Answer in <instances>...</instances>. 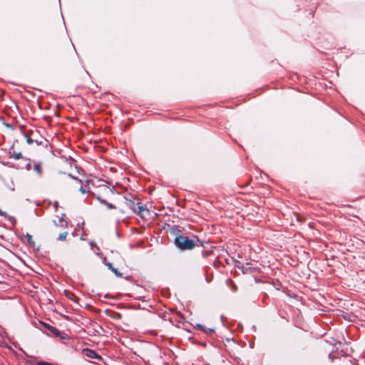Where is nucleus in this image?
<instances>
[{"mask_svg": "<svg viewBox=\"0 0 365 365\" xmlns=\"http://www.w3.org/2000/svg\"><path fill=\"white\" fill-rule=\"evenodd\" d=\"M175 245L181 250H192L196 246V241L184 235H178L175 238Z\"/></svg>", "mask_w": 365, "mask_h": 365, "instance_id": "nucleus-1", "label": "nucleus"}, {"mask_svg": "<svg viewBox=\"0 0 365 365\" xmlns=\"http://www.w3.org/2000/svg\"><path fill=\"white\" fill-rule=\"evenodd\" d=\"M23 134L28 144L31 145L34 143L37 145L43 144L42 140H39V138H42V137L38 130H29L26 133H23Z\"/></svg>", "mask_w": 365, "mask_h": 365, "instance_id": "nucleus-2", "label": "nucleus"}, {"mask_svg": "<svg viewBox=\"0 0 365 365\" xmlns=\"http://www.w3.org/2000/svg\"><path fill=\"white\" fill-rule=\"evenodd\" d=\"M128 206L138 215L144 217L145 212H148V210L144 207L140 203H135L134 201L129 200L127 202Z\"/></svg>", "mask_w": 365, "mask_h": 365, "instance_id": "nucleus-3", "label": "nucleus"}, {"mask_svg": "<svg viewBox=\"0 0 365 365\" xmlns=\"http://www.w3.org/2000/svg\"><path fill=\"white\" fill-rule=\"evenodd\" d=\"M54 230L53 232H57L59 230H65L67 228L68 222L63 218H59L58 221L53 220Z\"/></svg>", "mask_w": 365, "mask_h": 365, "instance_id": "nucleus-4", "label": "nucleus"}, {"mask_svg": "<svg viewBox=\"0 0 365 365\" xmlns=\"http://www.w3.org/2000/svg\"><path fill=\"white\" fill-rule=\"evenodd\" d=\"M83 351L86 356L91 359H101V356L96 351L91 349H84Z\"/></svg>", "mask_w": 365, "mask_h": 365, "instance_id": "nucleus-5", "label": "nucleus"}, {"mask_svg": "<svg viewBox=\"0 0 365 365\" xmlns=\"http://www.w3.org/2000/svg\"><path fill=\"white\" fill-rule=\"evenodd\" d=\"M34 170L38 175H41V174H42V169H41V162H35L34 166Z\"/></svg>", "mask_w": 365, "mask_h": 365, "instance_id": "nucleus-6", "label": "nucleus"}, {"mask_svg": "<svg viewBox=\"0 0 365 365\" xmlns=\"http://www.w3.org/2000/svg\"><path fill=\"white\" fill-rule=\"evenodd\" d=\"M61 175L63 177L64 180H68L69 179H73V180H76V181H78V182H80V183L83 182L81 180L73 176L71 174H66V173H61Z\"/></svg>", "mask_w": 365, "mask_h": 365, "instance_id": "nucleus-7", "label": "nucleus"}, {"mask_svg": "<svg viewBox=\"0 0 365 365\" xmlns=\"http://www.w3.org/2000/svg\"><path fill=\"white\" fill-rule=\"evenodd\" d=\"M106 265L108 266V267L117 276V277H121L122 274L121 273H120L117 269L114 268L113 266H112V264L108 262L106 264Z\"/></svg>", "mask_w": 365, "mask_h": 365, "instance_id": "nucleus-8", "label": "nucleus"}, {"mask_svg": "<svg viewBox=\"0 0 365 365\" xmlns=\"http://www.w3.org/2000/svg\"><path fill=\"white\" fill-rule=\"evenodd\" d=\"M88 185L89 184H83V185L81 186L79 190L81 192V193L86 194L90 192V188Z\"/></svg>", "mask_w": 365, "mask_h": 365, "instance_id": "nucleus-9", "label": "nucleus"}, {"mask_svg": "<svg viewBox=\"0 0 365 365\" xmlns=\"http://www.w3.org/2000/svg\"><path fill=\"white\" fill-rule=\"evenodd\" d=\"M9 153L16 160L22 158V155H21V152L16 153V152L14 151L13 153H11V152H10Z\"/></svg>", "mask_w": 365, "mask_h": 365, "instance_id": "nucleus-10", "label": "nucleus"}, {"mask_svg": "<svg viewBox=\"0 0 365 365\" xmlns=\"http://www.w3.org/2000/svg\"><path fill=\"white\" fill-rule=\"evenodd\" d=\"M67 235H68V232L63 231V232L59 234L58 240L60 241H64V240H66Z\"/></svg>", "mask_w": 365, "mask_h": 365, "instance_id": "nucleus-11", "label": "nucleus"}, {"mask_svg": "<svg viewBox=\"0 0 365 365\" xmlns=\"http://www.w3.org/2000/svg\"><path fill=\"white\" fill-rule=\"evenodd\" d=\"M25 160H28V163L26 164V169L27 170H30L31 169V160L30 159H27V158H24Z\"/></svg>", "mask_w": 365, "mask_h": 365, "instance_id": "nucleus-12", "label": "nucleus"}, {"mask_svg": "<svg viewBox=\"0 0 365 365\" xmlns=\"http://www.w3.org/2000/svg\"><path fill=\"white\" fill-rule=\"evenodd\" d=\"M106 205H107L108 208H109V209L115 208V207L110 203H106Z\"/></svg>", "mask_w": 365, "mask_h": 365, "instance_id": "nucleus-13", "label": "nucleus"}, {"mask_svg": "<svg viewBox=\"0 0 365 365\" xmlns=\"http://www.w3.org/2000/svg\"><path fill=\"white\" fill-rule=\"evenodd\" d=\"M48 327L54 333L58 331V330L53 327H51L50 326H48Z\"/></svg>", "mask_w": 365, "mask_h": 365, "instance_id": "nucleus-14", "label": "nucleus"}, {"mask_svg": "<svg viewBox=\"0 0 365 365\" xmlns=\"http://www.w3.org/2000/svg\"><path fill=\"white\" fill-rule=\"evenodd\" d=\"M247 269H250V267H242V272L245 273L246 272L245 271V269H246V270H247Z\"/></svg>", "mask_w": 365, "mask_h": 365, "instance_id": "nucleus-15", "label": "nucleus"}, {"mask_svg": "<svg viewBox=\"0 0 365 365\" xmlns=\"http://www.w3.org/2000/svg\"><path fill=\"white\" fill-rule=\"evenodd\" d=\"M85 182H86V183H88V182H93V181H92L91 180H88H88H86L85 181Z\"/></svg>", "mask_w": 365, "mask_h": 365, "instance_id": "nucleus-16", "label": "nucleus"}, {"mask_svg": "<svg viewBox=\"0 0 365 365\" xmlns=\"http://www.w3.org/2000/svg\"><path fill=\"white\" fill-rule=\"evenodd\" d=\"M104 189H108V187L106 185L103 186Z\"/></svg>", "mask_w": 365, "mask_h": 365, "instance_id": "nucleus-17", "label": "nucleus"}, {"mask_svg": "<svg viewBox=\"0 0 365 365\" xmlns=\"http://www.w3.org/2000/svg\"><path fill=\"white\" fill-rule=\"evenodd\" d=\"M198 327H199L201 329H203V327H202V325H199Z\"/></svg>", "mask_w": 365, "mask_h": 365, "instance_id": "nucleus-18", "label": "nucleus"}, {"mask_svg": "<svg viewBox=\"0 0 365 365\" xmlns=\"http://www.w3.org/2000/svg\"><path fill=\"white\" fill-rule=\"evenodd\" d=\"M29 240H31V236L29 235Z\"/></svg>", "mask_w": 365, "mask_h": 365, "instance_id": "nucleus-19", "label": "nucleus"}, {"mask_svg": "<svg viewBox=\"0 0 365 365\" xmlns=\"http://www.w3.org/2000/svg\"><path fill=\"white\" fill-rule=\"evenodd\" d=\"M29 240H31V236L29 235Z\"/></svg>", "mask_w": 365, "mask_h": 365, "instance_id": "nucleus-20", "label": "nucleus"}]
</instances>
